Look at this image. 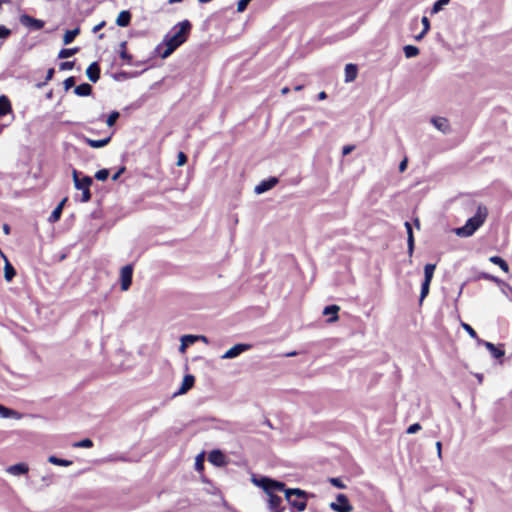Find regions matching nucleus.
Instances as JSON below:
<instances>
[{
	"mask_svg": "<svg viewBox=\"0 0 512 512\" xmlns=\"http://www.w3.org/2000/svg\"><path fill=\"white\" fill-rule=\"evenodd\" d=\"M104 25H105V22H104V21H103V22H101V23H99V24H97L96 26H94V28H93V32H94V33L98 32L100 29H102V28L104 27Z\"/></svg>",
	"mask_w": 512,
	"mask_h": 512,
	"instance_id": "052dcab7",
	"label": "nucleus"
},
{
	"mask_svg": "<svg viewBox=\"0 0 512 512\" xmlns=\"http://www.w3.org/2000/svg\"><path fill=\"white\" fill-rule=\"evenodd\" d=\"M84 141L92 148H102L106 146L111 141V136H108L104 139L93 140L87 137H84Z\"/></svg>",
	"mask_w": 512,
	"mask_h": 512,
	"instance_id": "6ab92c4d",
	"label": "nucleus"
},
{
	"mask_svg": "<svg viewBox=\"0 0 512 512\" xmlns=\"http://www.w3.org/2000/svg\"><path fill=\"white\" fill-rule=\"evenodd\" d=\"M326 98H327V94H326V92L321 91V92L318 94V99H319V100H325Z\"/></svg>",
	"mask_w": 512,
	"mask_h": 512,
	"instance_id": "e2e57ef3",
	"label": "nucleus"
},
{
	"mask_svg": "<svg viewBox=\"0 0 512 512\" xmlns=\"http://www.w3.org/2000/svg\"><path fill=\"white\" fill-rule=\"evenodd\" d=\"M79 33H80L79 28H75L73 30L66 31L64 34V37H63V43L65 45L70 44Z\"/></svg>",
	"mask_w": 512,
	"mask_h": 512,
	"instance_id": "bb28decb",
	"label": "nucleus"
},
{
	"mask_svg": "<svg viewBox=\"0 0 512 512\" xmlns=\"http://www.w3.org/2000/svg\"><path fill=\"white\" fill-rule=\"evenodd\" d=\"M181 344H180V347H179V352L184 354L186 352V349L189 345H192L194 344L196 341H197V338L195 337V335H183L181 337Z\"/></svg>",
	"mask_w": 512,
	"mask_h": 512,
	"instance_id": "f3484780",
	"label": "nucleus"
},
{
	"mask_svg": "<svg viewBox=\"0 0 512 512\" xmlns=\"http://www.w3.org/2000/svg\"><path fill=\"white\" fill-rule=\"evenodd\" d=\"M487 217V207L485 205L479 204L477 206L476 214L469 218L464 226L455 228L453 231L459 237H470L484 224Z\"/></svg>",
	"mask_w": 512,
	"mask_h": 512,
	"instance_id": "f03ea898",
	"label": "nucleus"
},
{
	"mask_svg": "<svg viewBox=\"0 0 512 512\" xmlns=\"http://www.w3.org/2000/svg\"><path fill=\"white\" fill-rule=\"evenodd\" d=\"M329 482H330L333 486H335V487H337V488H339V489H344V488H345L344 483H343V482H342V480H341V479H339V478H330V479H329Z\"/></svg>",
	"mask_w": 512,
	"mask_h": 512,
	"instance_id": "79ce46f5",
	"label": "nucleus"
},
{
	"mask_svg": "<svg viewBox=\"0 0 512 512\" xmlns=\"http://www.w3.org/2000/svg\"><path fill=\"white\" fill-rule=\"evenodd\" d=\"M421 23L423 25V31L424 33H428L429 29H430V22H429V19L426 17V16H423L422 19H421Z\"/></svg>",
	"mask_w": 512,
	"mask_h": 512,
	"instance_id": "8fccbe9b",
	"label": "nucleus"
},
{
	"mask_svg": "<svg viewBox=\"0 0 512 512\" xmlns=\"http://www.w3.org/2000/svg\"><path fill=\"white\" fill-rule=\"evenodd\" d=\"M408 244V253L411 256L414 250V238L410 237V241H407Z\"/></svg>",
	"mask_w": 512,
	"mask_h": 512,
	"instance_id": "6e6d98bb",
	"label": "nucleus"
},
{
	"mask_svg": "<svg viewBox=\"0 0 512 512\" xmlns=\"http://www.w3.org/2000/svg\"><path fill=\"white\" fill-rule=\"evenodd\" d=\"M340 307L338 305L326 306L323 310V315H330L331 317L327 320L328 323H334L338 320V312Z\"/></svg>",
	"mask_w": 512,
	"mask_h": 512,
	"instance_id": "2eb2a0df",
	"label": "nucleus"
},
{
	"mask_svg": "<svg viewBox=\"0 0 512 512\" xmlns=\"http://www.w3.org/2000/svg\"><path fill=\"white\" fill-rule=\"evenodd\" d=\"M263 424H265V425H267V426H269V427H271V428H272V425H271V423H270V421H269V419H268V418H264V420H263Z\"/></svg>",
	"mask_w": 512,
	"mask_h": 512,
	"instance_id": "338daca9",
	"label": "nucleus"
},
{
	"mask_svg": "<svg viewBox=\"0 0 512 512\" xmlns=\"http://www.w3.org/2000/svg\"><path fill=\"white\" fill-rule=\"evenodd\" d=\"M131 21V14L129 11H121L116 19V24L120 27H126Z\"/></svg>",
	"mask_w": 512,
	"mask_h": 512,
	"instance_id": "4be33fe9",
	"label": "nucleus"
},
{
	"mask_svg": "<svg viewBox=\"0 0 512 512\" xmlns=\"http://www.w3.org/2000/svg\"><path fill=\"white\" fill-rule=\"evenodd\" d=\"M48 461L54 465L64 466V467L70 466L72 464V461L58 458L57 456H54V455L50 456L48 458Z\"/></svg>",
	"mask_w": 512,
	"mask_h": 512,
	"instance_id": "c85d7f7f",
	"label": "nucleus"
},
{
	"mask_svg": "<svg viewBox=\"0 0 512 512\" xmlns=\"http://www.w3.org/2000/svg\"><path fill=\"white\" fill-rule=\"evenodd\" d=\"M191 23L184 20L174 27L172 34H167L163 40L165 50L160 54L162 59L169 57L179 46H181L188 38L191 31Z\"/></svg>",
	"mask_w": 512,
	"mask_h": 512,
	"instance_id": "f257e3e1",
	"label": "nucleus"
},
{
	"mask_svg": "<svg viewBox=\"0 0 512 512\" xmlns=\"http://www.w3.org/2000/svg\"><path fill=\"white\" fill-rule=\"evenodd\" d=\"M72 176H73V181H74V186L75 188H81L82 186L80 185V182H81V179L79 178V173L77 170H73L72 171Z\"/></svg>",
	"mask_w": 512,
	"mask_h": 512,
	"instance_id": "37998d69",
	"label": "nucleus"
},
{
	"mask_svg": "<svg viewBox=\"0 0 512 512\" xmlns=\"http://www.w3.org/2000/svg\"><path fill=\"white\" fill-rule=\"evenodd\" d=\"M251 0H240L237 4V12H243Z\"/></svg>",
	"mask_w": 512,
	"mask_h": 512,
	"instance_id": "c03bdc74",
	"label": "nucleus"
},
{
	"mask_svg": "<svg viewBox=\"0 0 512 512\" xmlns=\"http://www.w3.org/2000/svg\"><path fill=\"white\" fill-rule=\"evenodd\" d=\"M281 492L285 493V499L287 500L288 504L291 506L292 509H295L298 512H302L307 507V498L308 493L304 490H301L299 488H286L284 487V490Z\"/></svg>",
	"mask_w": 512,
	"mask_h": 512,
	"instance_id": "7ed1b4c3",
	"label": "nucleus"
},
{
	"mask_svg": "<svg viewBox=\"0 0 512 512\" xmlns=\"http://www.w3.org/2000/svg\"><path fill=\"white\" fill-rule=\"evenodd\" d=\"M461 327L474 339L478 341V336L476 331L467 323L461 322Z\"/></svg>",
	"mask_w": 512,
	"mask_h": 512,
	"instance_id": "f704fd0d",
	"label": "nucleus"
},
{
	"mask_svg": "<svg viewBox=\"0 0 512 512\" xmlns=\"http://www.w3.org/2000/svg\"><path fill=\"white\" fill-rule=\"evenodd\" d=\"M436 448H437V453H438V457L441 458V448H442V444L440 441L436 442Z\"/></svg>",
	"mask_w": 512,
	"mask_h": 512,
	"instance_id": "680f3d73",
	"label": "nucleus"
},
{
	"mask_svg": "<svg viewBox=\"0 0 512 512\" xmlns=\"http://www.w3.org/2000/svg\"><path fill=\"white\" fill-rule=\"evenodd\" d=\"M208 461L216 467H223L227 464L225 454L218 449L212 450L208 455Z\"/></svg>",
	"mask_w": 512,
	"mask_h": 512,
	"instance_id": "1a4fd4ad",
	"label": "nucleus"
},
{
	"mask_svg": "<svg viewBox=\"0 0 512 512\" xmlns=\"http://www.w3.org/2000/svg\"><path fill=\"white\" fill-rule=\"evenodd\" d=\"M3 231L6 235H8L10 233V227L8 224H4L3 225Z\"/></svg>",
	"mask_w": 512,
	"mask_h": 512,
	"instance_id": "69168bd1",
	"label": "nucleus"
},
{
	"mask_svg": "<svg viewBox=\"0 0 512 512\" xmlns=\"http://www.w3.org/2000/svg\"><path fill=\"white\" fill-rule=\"evenodd\" d=\"M435 269H436L435 264H426L425 265V267H424V282L431 283Z\"/></svg>",
	"mask_w": 512,
	"mask_h": 512,
	"instance_id": "a878e982",
	"label": "nucleus"
},
{
	"mask_svg": "<svg viewBox=\"0 0 512 512\" xmlns=\"http://www.w3.org/2000/svg\"><path fill=\"white\" fill-rule=\"evenodd\" d=\"M357 66L354 64H347L345 66V82H352L357 77Z\"/></svg>",
	"mask_w": 512,
	"mask_h": 512,
	"instance_id": "aec40b11",
	"label": "nucleus"
},
{
	"mask_svg": "<svg viewBox=\"0 0 512 512\" xmlns=\"http://www.w3.org/2000/svg\"><path fill=\"white\" fill-rule=\"evenodd\" d=\"M420 429H421L420 424L415 423V424L410 425V426L407 428V431H406V432H407L408 434H414V433H416L417 431H419Z\"/></svg>",
	"mask_w": 512,
	"mask_h": 512,
	"instance_id": "09e8293b",
	"label": "nucleus"
},
{
	"mask_svg": "<svg viewBox=\"0 0 512 512\" xmlns=\"http://www.w3.org/2000/svg\"><path fill=\"white\" fill-rule=\"evenodd\" d=\"M0 416H22V415L15 410H12L3 405H0Z\"/></svg>",
	"mask_w": 512,
	"mask_h": 512,
	"instance_id": "7c9ffc66",
	"label": "nucleus"
},
{
	"mask_svg": "<svg viewBox=\"0 0 512 512\" xmlns=\"http://www.w3.org/2000/svg\"><path fill=\"white\" fill-rule=\"evenodd\" d=\"M330 508L335 512H351L353 510V507L345 494H338L336 496V501L330 503Z\"/></svg>",
	"mask_w": 512,
	"mask_h": 512,
	"instance_id": "39448f33",
	"label": "nucleus"
},
{
	"mask_svg": "<svg viewBox=\"0 0 512 512\" xmlns=\"http://www.w3.org/2000/svg\"><path fill=\"white\" fill-rule=\"evenodd\" d=\"M125 171V167H121L118 172H116L113 176H112V180L113 181H116L120 175Z\"/></svg>",
	"mask_w": 512,
	"mask_h": 512,
	"instance_id": "4d7b16f0",
	"label": "nucleus"
},
{
	"mask_svg": "<svg viewBox=\"0 0 512 512\" xmlns=\"http://www.w3.org/2000/svg\"><path fill=\"white\" fill-rule=\"evenodd\" d=\"M132 273L133 268L131 265H126L122 267L120 271V279H121V290L127 291L132 283Z\"/></svg>",
	"mask_w": 512,
	"mask_h": 512,
	"instance_id": "6e6552de",
	"label": "nucleus"
},
{
	"mask_svg": "<svg viewBox=\"0 0 512 512\" xmlns=\"http://www.w3.org/2000/svg\"><path fill=\"white\" fill-rule=\"evenodd\" d=\"M431 123L440 132L447 134L451 131L449 121L444 117H432Z\"/></svg>",
	"mask_w": 512,
	"mask_h": 512,
	"instance_id": "9b49d317",
	"label": "nucleus"
},
{
	"mask_svg": "<svg viewBox=\"0 0 512 512\" xmlns=\"http://www.w3.org/2000/svg\"><path fill=\"white\" fill-rule=\"evenodd\" d=\"M75 94H77L78 96H88L91 94L92 92V87L90 84L88 83H83V84H80L78 85L75 90H74Z\"/></svg>",
	"mask_w": 512,
	"mask_h": 512,
	"instance_id": "b1692460",
	"label": "nucleus"
},
{
	"mask_svg": "<svg viewBox=\"0 0 512 512\" xmlns=\"http://www.w3.org/2000/svg\"><path fill=\"white\" fill-rule=\"evenodd\" d=\"M353 150H354V146L353 145L344 146L343 149H342V154L344 156H346V155L350 154Z\"/></svg>",
	"mask_w": 512,
	"mask_h": 512,
	"instance_id": "864d4df0",
	"label": "nucleus"
},
{
	"mask_svg": "<svg viewBox=\"0 0 512 512\" xmlns=\"http://www.w3.org/2000/svg\"><path fill=\"white\" fill-rule=\"evenodd\" d=\"M64 89L65 90H69L70 88H72L74 85H75V79L74 77H69L67 78L65 81H64Z\"/></svg>",
	"mask_w": 512,
	"mask_h": 512,
	"instance_id": "49530a36",
	"label": "nucleus"
},
{
	"mask_svg": "<svg viewBox=\"0 0 512 512\" xmlns=\"http://www.w3.org/2000/svg\"><path fill=\"white\" fill-rule=\"evenodd\" d=\"M282 498L275 492L267 493V504L269 512H283L285 507L282 505Z\"/></svg>",
	"mask_w": 512,
	"mask_h": 512,
	"instance_id": "0eeeda50",
	"label": "nucleus"
},
{
	"mask_svg": "<svg viewBox=\"0 0 512 512\" xmlns=\"http://www.w3.org/2000/svg\"><path fill=\"white\" fill-rule=\"evenodd\" d=\"M109 176V170L108 169H101L96 172L95 178L99 181H105Z\"/></svg>",
	"mask_w": 512,
	"mask_h": 512,
	"instance_id": "58836bf2",
	"label": "nucleus"
},
{
	"mask_svg": "<svg viewBox=\"0 0 512 512\" xmlns=\"http://www.w3.org/2000/svg\"><path fill=\"white\" fill-rule=\"evenodd\" d=\"M120 114L117 111H113L107 118L106 123L109 127L113 126L117 119L119 118Z\"/></svg>",
	"mask_w": 512,
	"mask_h": 512,
	"instance_id": "4c0bfd02",
	"label": "nucleus"
},
{
	"mask_svg": "<svg viewBox=\"0 0 512 512\" xmlns=\"http://www.w3.org/2000/svg\"><path fill=\"white\" fill-rule=\"evenodd\" d=\"M4 261H5L4 278L7 282H10L16 275V271H15L14 267L10 264V262L8 261L7 258Z\"/></svg>",
	"mask_w": 512,
	"mask_h": 512,
	"instance_id": "5701e85b",
	"label": "nucleus"
},
{
	"mask_svg": "<svg viewBox=\"0 0 512 512\" xmlns=\"http://www.w3.org/2000/svg\"><path fill=\"white\" fill-rule=\"evenodd\" d=\"M407 164H408V159L407 158H404L400 164H399V171L402 173L406 170L407 168Z\"/></svg>",
	"mask_w": 512,
	"mask_h": 512,
	"instance_id": "5fc2aeb1",
	"label": "nucleus"
},
{
	"mask_svg": "<svg viewBox=\"0 0 512 512\" xmlns=\"http://www.w3.org/2000/svg\"><path fill=\"white\" fill-rule=\"evenodd\" d=\"M195 378L193 375H186L183 378L181 387L178 391L179 394L186 393L189 389H191L194 385Z\"/></svg>",
	"mask_w": 512,
	"mask_h": 512,
	"instance_id": "a211bd4d",
	"label": "nucleus"
},
{
	"mask_svg": "<svg viewBox=\"0 0 512 512\" xmlns=\"http://www.w3.org/2000/svg\"><path fill=\"white\" fill-rule=\"evenodd\" d=\"M450 0H438L434 3L433 7H432V13H437L439 12L443 6L447 5L449 3Z\"/></svg>",
	"mask_w": 512,
	"mask_h": 512,
	"instance_id": "e433bc0d",
	"label": "nucleus"
},
{
	"mask_svg": "<svg viewBox=\"0 0 512 512\" xmlns=\"http://www.w3.org/2000/svg\"><path fill=\"white\" fill-rule=\"evenodd\" d=\"M92 183H93V180L89 176H84L81 179L80 185L82 187L81 188H76L77 190H81L82 191V196H81V199H80L81 202H88L91 199L90 186L92 185Z\"/></svg>",
	"mask_w": 512,
	"mask_h": 512,
	"instance_id": "9d476101",
	"label": "nucleus"
},
{
	"mask_svg": "<svg viewBox=\"0 0 512 512\" xmlns=\"http://www.w3.org/2000/svg\"><path fill=\"white\" fill-rule=\"evenodd\" d=\"M54 75V69L53 68H50L48 71H47V75H46V81H49L52 79Z\"/></svg>",
	"mask_w": 512,
	"mask_h": 512,
	"instance_id": "bf43d9fd",
	"label": "nucleus"
},
{
	"mask_svg": "<svg viewBox=\"0 0 512 512\" xmlns=\"http://www.w3.org/2000/svg\"><path fill=\"white\" fill-rule=\"evenodd\" d=\"M252 348V345L251 344H247V343H238L236 345H234L233 347H231L230 349H228L222 356H221V359L223 360H226V359H234L236 357H238L241 353L245 352V351H248Z\"/></svg>",
	"mask_w": 512,
	"mask_h": 512,
	"instance_id": "423d86ee",
	"label": "nucleus"
},
{
	"mask_svg": "<svg viewBox=\"0 0 512 512\" xmlns=\"http://www.w3.org/2000/svg\"><path fill=\"white\" fill-rule=\"evenodd\" d=\"M86 75L92 82H97L100 77V68L96 62L90 64L86 70Z\"/></svg>",
	"mask_w": 512,
	"mask_h": 512,
	"instance_id": "dca6fc26",
	"label": "nucleus"
},
{
	"mask_svg": "<svg viewBox=\"0 0 512 512\" xmlns=\"http://www.w3.org/2000/svg\"><path fill=\"white\" fill-rule=\"evenodd\" d=\"M403 51L407 58L416 57L419 54V49L413 45L404 46Z\"/></svg>",
	"mask_w": 512,
	"mask_h": 512,
	"instance_id": "c756f323",
	"label": "nucleus"
},
{
	"mask_svg": "<svg viewBox=\"0 0 512 512\" xmlns=\"http://www.w3.org/2000/svg\"><path fill=\"white\" fill-rule=\"evenodd\" d=\"M195 337L197 338V341H202L205 344L209 342L208 338L204 335H195Z\"/></svg>",
	"mask_w": 512,
	"mask_h": 512,
	"instance_id": "13d9d810",
	"label": "nucleus"
},
{
	"mask_svg": "<svg viewBox=\"0 0 512 512\" xmlns=\"http://www.w3.org/2000/svg\"><path fill=\"white\" fill-rule=\"evenodd\" d=\"M10 34H11L10 29L6 28L3 25H0V38L5 39V38L9 37Z\"/></svg>",
	"mask_w": 512,
	"mask_h": 512,
	"instance_id": "de8ad7c7",
	"label": "nucleus"
},
{
	"mask_svg": "<svg viewBox=\"0 0 512 512\" xmlns=\"http://www.w3.org/2000/svg\"><path fill=\"white\" fill-rule=\"evenodd\" d=\"M195 469L197 471H201L204 469V457H203V454H199L197 457H196V461H195Z\"/></svg>",
	"mask_w": 512,
	"mask_h": 512,
	"instance_id": "a19ab883",
	"label": "nucleus"
},
{
	"mask_svg": "<svg viewBox=\"0 0 512 512\" xmlns=\"http://www.w3.org/2000/svg\"><path fill=\"white\" fill-rule=\"evenodd\" d=\"M61 214H62L61 205H57V207L51 213V215L49 217V221L52 223L57 222L60 219Z\"/></svg>",
	"mask_w": 512,
	"mask_h": 512,
	"instance_id": "2f4dec72",
	"label": "nucleus"
},
{
	"mask_svg": "<svg viewBox=\"0 0 512 512\" xmlns=\"http://www.w3.org/2000/svg\"><path fill=\"white\" fill-rule=\"evenodd\" d=\"M252 481L255 485L261 487L266 494L270 492H281L282 490H284L285 487V484L283 482L273 480L268 477H253Z\"/></svg>",
	"mask_w": 512,
	"mask_h": 512,
	"instance_id": "20e7f679",
	"label": "nucleus"
},
{
	"mask_svg": "<svg viewBox=\"0 0 512 512\" xmlns=\"http://www.w3.org/2000/svg\"><path fill=\"white\" fill-rule=\"evenodd\" d=\"M489 261L492 262L493 264L499 266L504 272H508L509 271V266L507 264V262L502 259L501 257L499 256H492L489 258Z\"/></svg>",
	"mask_w": 512,
	"mask_h": 512,
	"instance_id": "cd10ccee",
	"label": "nucleus"
},
{
	"mask_svg": "<svg viewBox=\"0 0 512 512\" xmlns=\"http://www.w3.org/2000/svg\"><path fill=\"white\" fill-rule=\"evenodd\" d=\"M277 183H278V178L271 177L268 180L262 181L260 184H258L255 187L254 192L256 194H262V193L272 189Z\"/></svg>",
	"mask_w": 512,
	"mask_h": 512,
	"instance_id": "f8f14e48",
	"label": "nucleus"
},
{
	"mask_svg": "<svg viewBox=\"0 0 512 512\" xmlns=\"http://www.w3.org/2000/svg\"><path fill=\"white\" fill-rule=\"evenodd\" d=\"M11 111V104L6 96L0 97V116H4Z\"/></svg>",
	"mask_w": 512,
	"mask_h": 512,
	"instance_id": "393cba45",
	"label": "nucleus"
},
{
	"mask_svg": "<svg viewBox=\"0 0 512 512\" xmlns=\"http://www.w3.org/2000/svg\"><path fill=\"white\" fill-rule=\"evenodd\" d=\"M478 344L484 345L494 358H501L504 356V350L497 348L493 343L478 339Z\"/></svg>",
	"mask_w": 512,
	"mask_h": 512,
	"instance_id": "4468645a",
	"label": "nucleus"
},
{
	"mask_svg": "<svg viewBox=\"0 0 512 512\" xmlns=\"http://www.w3.org/2000/svg\"><path fill=\"white\" fill-rule=\"evenodd\" d=\"M126 41H123L121 44H120V57L123 59V60H126L128 62L131 61L132 57L131 55H129L127 52H126Z\"/></svg>",
	"mask_w": 512,
	"mask_h": 512,
	"instance_id": "c9c22d12",
	"label": "nucleus"
},
{
	"mask_svg": "<svg viewBox=\"0 0 512 512\" xmlns=\"http://www.w3.org/2000/svg\"><path fill=\"white\" fill-rule=\"evenodd\" d=\"M405 228L407 230V241H410V237L411 238H414L413 236V231H412V226L409 222H405Z\"/></svg>",
	"mask_w": 512,
	"mask_h": 512,
	"instance_id": "603ef678",
	"label": "nucleus"
},
{
	"mask_svg": "<svg viewBox=\"0 0 512 512\" xmlns=\"http://www.w3.org/2000/svg\"><path fill=\"white\" fill-rule=\"evenodd\" d=\"M6 471L11 475L19 476L28 473L29 467L25 463H17L7 467Z\"/></svg>",
	"mask_w": 512,
	"mask_h": 512,
	"instance_id": "ddd939ff",
	"label": "nucleus"
},
{
	"mask_svg": "<svg viewBox=\"0 0 512 512\" xmlns=\"http://www.w3.org/2000/svg\"><path fill=\"white\" fill-rule=\"evenodd\" d=\"M281 93H282L283 95L288 94V93H289V88H288V87H284V88H282Z\"/></svg>",
	"mask_w": 512,
	"mask_h": 512,
	"instance_id": "774afa93",
	"label": "nucleus"
},
{
	"mask_svg": "<svg viewBox=\"0 0 512 512\" xmlns=\"http://www.w3.org/2000/svg\"><path fill=\"white\" fill-rule=\"evenodd\" d=\"M187 162V157L183 152H179L177 156V166H183Z\"/></svg>",
	"mask_w": 512,
	"mask_h": 512,
	"instance_id": "a18cd8bd",
	"label": "nucleus"
},
{
	"mask_svg": "<svg viewBox=\"0 0 512 512\" xmlns=\"http://www.w3.org/2000/svg\"><path fill=\"white\" fill-rule=\"evenodd\" d=\"M92 446H93V442L89 438H85V439L75 442L73 444V447H77V448H90Z\"/></svg>",
	"mask_w": 512,
	"mask_h": 512,
	"instance_id": "72a5a7b5",
	"label": "nucleus"
},
{
	"mask_svg": "<svg viewBox=\"0 0 512 512\" xmlns=\"http://www.w3.org/2000/svg\"><path fill=\"white\" fill-rule=\"evenodd\" d=\"M21 21L23 24L29 25L35 29H41L44 26V22L42 20H38L30 16H23L21 18Z\"/></svg>",
	"mask_w": 512,
	"mask_h": 512,
	"instance_id": "412c9836",
	"label": "nucleus"
},
{
	"mask_svg": "<svg viewBox=\"0 0 512 512\" xmlns=\"http://www.w3.org/2000/svg\"><path fill=\"white\" fill-rule=\"evenodd\" d=\"M74 67V62L72 61H66V62H62L60 64V69L61 70H70Z\"/></svg>",
	"mask_w": 512,
	"mask_h": 512,
	"instance_id": "3c124183",
	"label": "nucleus"
},
{
	"mask_svg": "<svg viewBox=\"0 0 512 512\" xmlns=\"http://www.w3.org/2000/svg\"><path fill=\"white\" fill-rule=\"evenodd\" d=\"M429 288H430V283L429 282L426 283V282L423 281L422 287H421V293H420V303L428 295Z\"/></svg>",
	"mask_w": 512,
	"mask_h": 512,
	"instance_id": "ea45409f",
	"label": "nucleus"
},
{
	"mask_svg": "<svg viewBox=\"0 0 512 512\" xmlns=\"http://www.w3.org/2000/svg\"><path fill=\"white\" fill-rule=\"evenodd\" d=\"M427 33H424V31L422 30V32L420 34H418L417 36H415V40L416 41H420L421 39H423V37L426 35Z\"/></svg>",
	"mask_w": 512,
	"mask_h": 512,
	"instance_id": "0e129e2a",
	"label": "nucleus"
},
{
	"mask_svg": "<svg viewBox=\"0 0 512 512\" xmlns=\"http://www.w3.org/2000/svg\"><path fill=\"white\" fill-rule=\"evenodd\" d=\"M77 51H78L77 48L62 49L59 52L58 57L60 59L69 58V57L73 56Z\"/></svg>",
	"mask_w": 512,
	"mask_h": 512,
	"instance_id": "473e14b6",
	"label": "nucleus"
}]
</instances>
